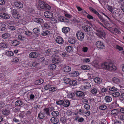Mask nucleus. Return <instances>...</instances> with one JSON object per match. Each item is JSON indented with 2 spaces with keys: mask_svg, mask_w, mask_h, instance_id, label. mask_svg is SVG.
<instances>
[{
  "mask_svg": "<svg viewBox=\"0 0 124 124\" xmlns=\"http://www.w3.org/2000/svg\"><path fill=\"white\" fill-rule=\"evenodd\" d=\"M101 68L106 70L110 71H114L116 69V67L111 62H105L101 64Z\"/></svg>",
  "mask_w": 124,
  "mask_h": 124,
  "instance_id": "f257e3e1",
  "label": "nucleus"
},
{
  "mask_svg": "<svg viewBox=\"0 0 124 124\" xmlns=\"http://www.w3.org/2000/svg\"><path fill=\"white\" fill-rule=\"evenodd\" d=\"M89 9L91 12L94 14H95L98 16L100 20L103 22L105 25L107 27L109 26V24L108 22L102 16L100 15L97 11L91 7H90Z\"/></svg>",
  "mask_w": 124,
  "mask_h": 124,
  "instance_id": "f03ea898",
  "label": "nucleus"
},
{
  "mask_svg": "<svg viewBox=\"0 0 124 124\" xmlns=\"http://www.w3.org/2000/svg\"><path fill=\"white\" fill-rule=\"evenodd\" d=\"M94 29L96 31L95 34L97 36L100 38L105 37L106 35L105 32L102 31L99 28L94 27Z\"/></svg>",
  "mask_w": 124,
  "mask_h": 124,
  "instance_id": "7ed1b4c3",
  "label": "nucleus"
},
{
  "mask_svg": "<svg viewBox=\"0 0 124 124\" xmlns=\"http://www.w3.org/2000/svg\"><path fill=\"white\" fill-rule=\"evenodd\" d=\"M76 35L78 40L81 41L83 40L85 37V34L83 32L81 31H79L77 32Z\"/></svg>",
  "mask_w": 124,
  "mask_h": 124,
  "instance_id": "20e7f679",
  "label": "nucleus"
},
{
  "mask_svg": "<svg viewBox=\"0 0 124 124\" xmlns=\"http://www.w3.org/2000/svg\"><path fill=\"white\" fill-rule=\"evenodd\" d=\"M52 62L55 64H57L61 62V59L60 57L57 55H55V57L52 60Z\"/></svg>",
  "mask_w": 124,
  "mask_h": 124,
  "instance_id": "39448f33",
  "label": "nucleus"
},
{
  "mask_svg": "<svg viewBox=\"0 0 124 124\" xmlns=\"http://www.w3.org/2000/svg\"><path fill=\"white\" fill-rule=\"evenodd\" d=\"M95 45L97 47L100 49H104L105 46L103 43L100 41H98L96 43Z\"/></svg>",
  "mask_w": 124,
  "mask_h": 124,
  "instance_id": "423d86ee",
  "label": "nucleus"
},
{
  "mask_svg": "<svg viewBox=\"0 0 124 124\" xmlns=\"http://www.w3.org/2000/svg\"><path fill=\"white\" fill-rule=\"evenodd\" d=\"M120 113L118 109H115L112 110L111 111V115L115 116L118 115Z\"/></svg>",
  "mask_w": 124,
  "mask_h": 124,
  "instance_id": "0eeeda50",
  "label": "nucleus"
},
{
  "mask_svg": "<svg viewBox=\"0 0 124 124\" xmlns=\"http://www.w3.org/2000/svg\"><path fill=\"white\" fill-rule=\"evenodd\" d=\"M39 55V53L37 52H31L29 54V57L31 58H37Z\"/></svg>",
  "mask_w": 124,
  "mask_h": 124,
  "instance_id": "6e6552de",
  "label": "nucleus"
},
{
  "mask_svg": "<svg viewBox=\"0 0 124 124\" xmlns=\"http://www.w3.org/2000/svg\"><path fill=\"white\" fill-rule=\"evenodd\" d=\"M91 87V85L88 82H87L84 85H82L80 87V88L82 90H85V89H88Z\"/></svg>",
  "mask_w": 124,
  "mask_h": 124,
  "instance_id": "1a4fd4ad",
  "label": "nucleus"
},
{
  "mask_svg": "<svg viewBox=\"0 0 124 124\" xmlns=\"http://www.w3.org/2000/svg\"><path fill=\"white\" fill-rule=\"evenodd\" d=\"M44 16L47 18H51L53 16V14L50 12L46 11L44 13Z\"/></svg>",
  "mask_w": 124,
  "mask_h": 124,
  "instance_id": "9d476101",
  "label": "nucleus"
},
{
  "mask_svg": "<svg viewBox=\"0 0 124 124\" xmlns=\"http://www.w3.org/2000/svg\"><path fill=\"white\" fill-rule=\"evenodd\" d=\"M75 94L79 98H82L85 95V94L83 92L79 91H76L75 93Z\"/></svg>",
  "mask_w": 124,
  "mask_h": 124,
  "instance_id": "9b49d317",
  "label": "nucleus"
},
{
  "mask_svg": "<svg viewBox=\"0 0 124 124\" xmlns=\"http://www.w3.org/2000/svg\"><path fill=\"white\" fill-rule=\"evenodd\" d=\"M55 41L57 43L59 44H62L64 42L63 39L60 36L56 38Z\"/></svg>",
  "mask_w": 124,
  "mask_h": 124,
  "instance_id": "f8f14e48",
  "label": "nucleus"
},
{
  "mask_svg": "<svg viewBox=\"0 0 124 124\" xmlns=\"http://www.w3.org/2000/svg\"><path fill=\"white\" fill-rule=\"evenodd\" d=\"M42 7H41L40 8L43 9H50L51 7L50 6L46 4V3L44 2L42 5Z\"/></svg>",
  "mask_w": 124,
  "mask_h": 124,
  "instance_id": "ddd939ff",
  "label": "nucleus"
},
{
  "mask_svg": "<svg viewBox=\"0 0 124 124\" xmlns=\"http://www.w3.org/2000/svg\"><path fill=\"white\" fill-rule=\"evenodd\" d=\"M51 122L54 124H57L59 122V120L57 118L53 117L51 118L50 120Z\"/></svg>",
  "mask_w": 124,
  "mask_h": 124,
  "instance_id": "4468645a",
  "label": "nucleus"
},
{
  "mask_svg": "<svg viewBox=\"0 0 124 124\" xmlns=\"http://www.w3.org/2000/svg\"><path fill=\"white\" fill-rule=\"evenodd\" d=\"M0 16L4 19H8L10 18L8 14L3 13H0Z\"/></svg>",
  "mask_w": 124,
  "mask_h": 124,
  "instance_id": "2eb2a0df",
  "label": "nucleus"
},
{
  "mask_svg": "<svg viewBox=\"0 0 124 124\" xmlns=\"http://www.w3.org/2000/svg\"><path fill=\"white\" fill-rule=\"evenodd\" d=\"M14 5L16 7L19 8H22L23 7V4L22 3L17 1H16L14 2Z\"/></svg>",
  "mask_w": 124,
  "mask_h": 124,
  "instance_id": "dca6fc26",
  "label": "nucleus"
},
{
  "mask_svg": "<svg viewBox=\"0 0 124 124\" xmlns=\"http://www.w3.org/2000/svg\"><path fill=\"white\" fill-rule=\"evenodd\" d=\"M63 106L65 107H69L70 105V102L69 100H65L63 101Z\"/></svg>",
  "mask_w": 124,
  "mask_h": 124,
  "instance_id": "f3484780",
  "label": "nucleus"
},
{
  "mask_svg": "<svg viewBox=\"0 0 124 124\" xmlns=\"http://www.w3.org/2000/svg\"><path fill=\"white\" fill-rule=\"evenodd\" d=\"M0 26H1V27H2L1 30V31H6V25L3 22L0 21Z\"/></svg>",
  "mask_w": 124,
  "mask_h": 124,
  "instance_id": "a211bd4d",
  "label": "nucleus"
},
{
  "mask_svg": "<svg viewBox=\"0 0 124 124\" xmlns=\"http://www.w3.org/2000/svg\"><path fill=\"white\" fill-rule=\"evenodd\" d=\"M68 42L71 44H75L76 41V39L74 38L70 37L68 39Z\"/></svg>",
  "mask_w": 124,
  "mask_h": 124,
  "instance_id": "6ab92c4d",
  "label": "nucleus"
},
{
  "mask_svg": "<svg viewBox=\"0 0 124 124\" xmlns=\"http://www.w3.org/2000/svg\"><path fill=\"white\" fill-rule=\"evenodd\" d=\"M99 92L98 89L97 88H93L91 89L90 92L93 94L96 95Z\"/></svg>",
  "mask_w": 124,
  "mask_h": 124,
  "instance_id": "aec40b11",
  "label": "nucleus"
},
{
  "mask_svg": "<svg viewBox=\"0 0 124 124\" xmlns=\"http://www.w3.org/2000/svg\"><path fill=\"white\" fill-rule=\"evenodd\" d=\"M83 28L84 31L85 32H88L91 31V28L90 26L88 25L84 26Z\"/></svg>",
  "mask_w": 124,
  "mask_h": 124,
  "instance_id": "412c9836",
  "label": "nucleus"
},
{
  "mask_svg": "<svg viewBox=\"0 0 124 124\" xmlns=\"http://www.w3.org/2000/svg\"><path fill=\"white\" fill-rule=\"evenodd\" d=\"M38 117L40 119H43L45 117V115L44 112L41 111L38 115Z\"/></svg>",
  "mask_w": 124,
  "mask_h": 124,
  "instance_id": "4be33fe9",
  "label": "nucleus"
},
{
  "mask_svg": "<svg viewBox=\"0 0 124 124\" xmlns=\"http://www.w3.org/2000/svg\"><path fill=\"white\" fill-rule=\"evenodd\" d=\"M20 43V42L17 40H14L11 42V44L13 46H15L19 45Z\"/></svg>",
  "mask_w": 124,
  "mask_h": 124,
  "instance_id": "5701e85b",
  "label": "nucleus"
},
{
  "mask_svg": "<svg viewBox=\"0 0 124 124\" xmlns=\"http://www.w3.org/2000/svg\"><path fill=\"white\" fill-rule=\"evenodd\" d=\"M34 21L40 24H42L43 23V20L42 19L39 18H36L34 20Z\"/></svg>",
  "mask_w": 124,
  "mask_h": 124,
  "instance_id": "b1692460",
  "label": "nucleus"
},
{
  "mask_svg": "<svg viewBox=\"0 0 124 124\" xmlns=\"http://www.w3.org/2000/svg\"><path fill=\"white\" fill-rule=\"evenodd\" d=\"M93 80L95 83L97 84H100L102 82L101 79L98 77L95 78Z\"/></svg>",
  "mask_w": 124,
  "mask_h": 124,
  "instance_id": "393cba45",
  "label": "nucleus"
},
{
  "mask_svg": "<svg viewBox=\"0 0 124 124\" xmlns=\"http://www.w3.org/2000/svg\"><path fill=\"white\" fill-rule=\"evenodd\" d=\"M71 67L69 66H66L64 67L63 68V70L65 72H68L71 70Z\"/></svg>",
  "mask_w": 124,
  "mask_h": 124,
  "instance_id": "a878e982",
  "label": "nucleus"
},
{
  "mask_svg": "<svg viewBox=\"0 0 124 124\" xmlns=\"http://www.w3.org/2000/svg\"><path fill=\"white\" fill-rule=\"evenodd\" d=\"M104 100L107 102H109L111 101L112 98L109 96H106L104 98Z\"/></svg>",
  "mask_w": 124,
  "mask_h": 124,
  "instance_id": "bb28decb",
  "label": "nucleus"
},
{
  "mask_svg": "<svg viewBox=\"0 0 124 124\" xmlns=\"http://www.w3.org/2000/svg\"><path fill=\"white\" fill-rule=\"evenodd\" d=\"M9 110L6 109H3L2 110V114L5 116H7L9 114Z\"/></svg>",
  "mask_w": 124,
  "mask_h": 124,
  "instance_id": "cd10ccee",
  "label": "nucleus"
},
{
  "mask_svg": "<svg viewBox=\"0 0 124 124\" xmlns=\"http://www.w3.org/2000/svg\"><path fill=\"white\" fill-rule=\"evenodd\" d=\"M112 81L115 84H119L120 82V80L118 78L114 77L113 78Z\"/></svg>",
  "mask_w": 124,
  "mask_h": 124,
  "instance_id": "c85d7f7f",
  "label": "nucleus"
},
{
  "mask_svg": "<svg viewBox=\"0 0 124 124\" xmlns=\"http://www.w3.org/2000/svg\"><path fill=\"white\" fill-rule=\"evenodd\" d=\"M52 115L54 117H56L59 116V113L57 111H53L51 113Z\"/></svg>",
  "mask_w": 124,
  "mask_h": 124,
  "instance_id": "c756f323",
  "label": "nucleus"
},
{
  "mask_svg": "<svg viewBox=\"0 0 124 124\" xmlns=\"http://www.w3.org/2000/svg\"><path fill=\"white\" fill-rule=\"evenodd\" d=\"M56 66L54 64H52L49 65V69L51 70H55L56 68Z\"/></svg>",
  "mask_w": 124,
  "mask_h": 124,
  "instance_id": "7c9ffc66",
  "label": "nucleus"
},
{
  "mask_svg": "<svg viewBox=\"0 0 124 124\" xmlns=\"http://www.w3.org/2000/svg\"><path fill=\"white\" fill-rule=\"evenodd\" d=\"M7 47L8 45L6 42H1L0 43V47L5 48H7Z\"/></svg>",
  "mask_w": 124,
  "mask_h": 124,
  "instance_id": "2f4dec72",
  "label": "nucleus"
},
{
  "mask_svg": "<svg viewBox=\"0 0 124 124\" xmlns=\"http://www.w3.org/2000/svg\"><path fill=\"white\" fill-rule=\"evenodd\" d=\"M70 30V29L69 27H64L62 28V31L63 32L65 33H67Z\"/></svg>",
  "mask_w": 124,
  "mask_h": 124,
  "instance_id": "473e14b6",
  "label": "nucleus"
},
{
  "mask_svg": "<svg viewBox=\"0 0 124 124\" xmlns=\"http://www.w3.org/2000/svg\"><path fill=\"white\" fill-rule=\"evenodd\" d=\"M44 81L43 79L40 78L36 81V83L37 85H40L43 83Z\"/></svg>",
  "mask_w": 124,
  "mask_h": 124,
  "instance_id": "72a5a7b5",
  "label": "nucleus"
},
{
  "mask_svg": "<svg viewBox=\"0 0 124 124\" xmlns=\"http://www.w3.org/2000/svg\"><path fill=\"white\" fill-rule=\"evenodd\" d=\"M15 104L16 106H20L22 104L23 102L21 101L18 100L15 102Z\"/></svg>",
  "mask_w": 124,
  "mask_h": 124,
  "instance_id": "f704fd0d",
  "label": "nucleus"
},
{
  "mask_svg": "<svg viewBox=\"0 0 124 124\" xmlns=\"http://www.w3.org/2000/svg\"><path fill=\"white\" fill-rule=\"evenodd\" d=\"M67 120V118L65 117H61L60 119V121L63 123H66Z\"/></svg>",
  "mask_w": 124,
  "mask_h": 124,
  "instance_id": "c9c22d12",
  "label": "nucleus"
},
{
  "mask_svg": "<svg viewBox=\"0 0 124 124\" xmlns=\"http://www.w3.org/2000/svg\"><path fill=\"white\" fill-rule=\"evenodd\" d=\"M6 54L8 56L11 57L14 55V53L12 51H8L6 52Z\"/></svg>",
  "mask_w": 124,
  "mask_h": 124,
  "instance_id": "e433bc0d",
  "label": "nucleus"
},
{
  "mask_svg": "<svg viewBox=\"0 0 124 124\" xmlns=\"http://www.w3.org/2000/svg\"><path fill=\"white\" fill-rule=\"evenodd\" d=\"M81 68L82 69L84 70H88L90 68V67L88 65H83Z\"/></svg>",
  "mask_w": 124,
  "mask_h": 124,
  "instance_id": "4c0bfd02",
  "label": "nucleus"
},
{
  "mask_svg": "<svg viewBox=\"0 0 124 124\" xmlns=\"http://www.w3.org/2000/svg\"><path fill=\"white\" fill-rule=\"evenodd\" d=\"M43 111L45 114L47 116H50L49 111L48 108L44 109Z\"/></svg>",
  "mask_w": 124,
  "mask_h": 124,
  "instance_id": "58836bf2",
  "label": "nucleus"
},
{
  "mask_svg": "<svg viewBox=\"0 0 124 124\" xmlns=\"http://www.w3.org/2000/svg\"><path fill=\"white\" fill-rule=\"evenodd\" d=\"M50 33V32L48 31H43L41 33V35L43 36H46L48 35Z\"/></svg>",
  "mask_w": 124,
  "mask_h": 124,
  "instance_id": "ea45409f",
  "label": "nucleus"
},
{
  "mask_svg": "<svg viewBox=\"0 0 124 124\" xmlns=\"http://www.w3.org/2000/svg\"><path fill=\"white\" fill-rule=\"evenodd\" d=\"M124 114H120L118 116V118L122 121L124 120Z\"/></svg>",
  "mask_w": 124,
  "mask_h": 124,
  "instance_id": "a19ab883",
  "label": "nucleus"
},
{
  "mask_svg": "<svg viewBox=\"0 0 124 124\" xmlns=\"http://www.w3.org/2000/svg\"><path fill=\"white\" fill-rule=\"evenodd\" d=\"M73 47L71 46H68L66 47L65 49L67 52H70L73 51Z\"/></svg>",
  "mask_w": 124,
  "mask_h": 124,
  "instance_id": "79ce46f5",
  "label": "nucleus"
},
{
  "mask_svg": "<svg viewBox=\"0 0 124 124\" xmlns=\"http://www.w3.org/2000/svg\"><path fill=\"white\" fill-rule=\"evenodd\" d=\"M33 31L35 34L39 33L40 31V29L38 28H34L33 30Z\"/></svg>",
  "mask_w": 124,
  "mask_h": 124,
  "instance_id": "37998d69",
  "label": "nucleus"
},
{
  "mask_svg": "<svg viewBox=\"0 0 124 124\" xmlns=\"http://www.w3.org/2000/svg\"><path fill=\"white\" fill-rule=\"evenodd\" d=\"M13 16L14 18L18 19L20 18L21 17L20 15L18 13L15 14L13 15Z\"/></svg>",
  "mask_w": 124,
  "mask_h": 124,
  "instance_id": "c03bdc74",
  "label": "nucleus"
},
{
  "mask_svg": "<svg viewBox=\"0 0 124 124\" xmlns=\"http://www.w3.org/2000/svg\"><path fill=\"white\" fill-rule=\"evenodd\" d=\"M71 80L68 78H65L64 79V82L66 84H70Z\"/></svg>",
  "mask_w": 124,
  "mask_h": 124,
  "instance_id": "a18cd8bd",
  "label": "nucleus"
},
{
  "mask_svg": "<svg viewBox=\"0 0 124 124\" xmlns=\"http://www.w3.org/2000/svg\"><path fill=\"white\" fill-rule=\"evenodd\" d=\"M107 106L105 105L102 104H101L99 107V108L102 110H104L107 108Z\"/></svg>",
  "mask_w": 124,
  "mask_h": 124,
  "instance_id": "49530a36",
  "label": "nucleus"
},
{
  "mask_svg": "<svg viewBox=\"0 0 124 124\" xmlns=\"http://www.w3.org/2000/svg\"><path fill=\"white\" fill-rule=\"evenodd\" d=\"M74 95L75 93H69L67 95L68 97L70 98H73Z\"/></svg>",
  "mask_w": 124,
  "mask_h": 124,
  "instance_id": "de8ad7c7",
  "label": "nucleus"
},
{
  "mask_svg": "<svg viewBox=\"0 0 124 124\" xmlns=\"http://www.w3.org/2000/svg\"><path fill=\"white\" fill-rule=\"evenodd\" d=\"M112 95L115 97H117L120 95V93L118 92L113 93L112 94Z\"/></svg>",
  "mask_w": 124,
  "mask_h": 124,
  "instance_id": "09e8293b",
  "label": "nucleus"
},
{
  "mask_svg": "<svg viewBox=\"0 0 124 124\" xmlns=\"http://www.w3.org/2000/svg\"><path fill=\"white\" fill-rule=\"evenodd\" d=\"M9 34L8 33L3 34L2 35V37L3 39H6L9 37Z\"/></svg>",
  "mask_w": 124,
  "mask_h": 124,
  "instance_id": "8fccbe9b",
  "label": "nucleus"
},
{
  "mask_svg": "<svg viewBox=\"0 0 124 124\" xmlns=\"http://www.w3.org/2000/svg\"><path fill=\"white\" fill-rule=\"evenodd\" d=\"M61 21L64 22L69 23V20L65 17L61 18Z\"/></svg>",
  "mask_w": 124,
  "mask_h": 124,
  "instance_id": "3c124183",
  "label": "nucleus"
},
{
  "mask_svg": "<svg viewBox=\"0 0 124 124\" xmlns=\"http://www.w3.org/2000/svg\"><path fill=\"white\" fill-rule=\"evenodd\" d=\"M109 90L110 91H116L118 90L117 89L114 87H111L109 88Z\"/></svg>",
  "mask_w": 124,
  "mask_h": 124,
  "instance_id": "603ef678",
  "label": "nucleus"
},
{
  "mask_svg": "<svg viewBox=\"0 0 124 124\" xmlns=\"http://www.w3.org/2000/svg\"><path fill=\"white\" fill-rule=\"evenodd\" d=\"M77 82L76 80L71 81V80L70 84L73 86H75L77 85Z\"/></svg>",
  "mask_w": 124,
  "mask_h": 124,
  "instance_id": "864d4df0",
  "label": "nucleus"
},
{
  "mask_svg": "<svg viewBox=\"0 0 124 124\" xmlns=\"http://www.w3.org/2000/svg\"><path fill=\"white\" fill-rule=\"evenodd\" d=\"M18 38L19 40L22 41L24 40L25 39V38L24 36L21 35H19L18 36Z\"/></svg>",
  "mask_w": 124,
  "mask_h": 124,
  "instance_id": "5fc2aeb1",
  "label": "nucleus"
},
{
  "mask_svg": "<svg viewBox=\"0 0 124 124\" xmlns=\"http://www.w3.org/2000/svg\"><path fill=\"white\" fill-rule=\"evenodd\" d=\"M88 50V48L86 47L83 46L82 48V51L84 53L87 52Z\"/></svg>",
  "mask_w": 124,
  "mask_h": 124,
  "instance_id": "6e6d98bb",
  "label": "nucleus"
},
{
  "mask_svg": "<svg viewBox=\"0 0 124 124\" xmlns=\"http://www.w3.org/2000/svg\"><path fill=\"white\" fill-rule=\"evenodd\" d=\"M57 87H52L49 88V90L50 91L54 92L57 90Z\"/></svg>",
  "mask_w": 124,
  "mask_h": 124,
  "instance_id": "4d7b16f0",
  "label": "nucleus"
},
{
  "mask_svg": "<svg viewBox=\"0 0 124 124\" xmlns=\"http://www.w3.org/2000/svg\"><path fill=\"white\" fill-rule=\"evenodd\" d=\"M51 23L52 24H54L56 23L57 22L56 19L54 18H52L51 20Z\"/></svg>",
  "mask_w": 124,
  "mask_h": 124,
  "instance_id": "13d9d810",
  "label": "nucleus"
},
{
  "mask_svg": "<svg viewBox=\"0 0 124 124\" xmlns=\"http://www.w3.org/2000/svg\"><path fill=\"white\" fill-rule=\"evenodd\" d=\"M44 2L41 0H39L38 1V5L40 7H42V5L43 4Z\"/></svg>",
  "mask_w": 124,
  "mask_h": 124,
  "instance_id": "bf43d9fd",
  "label": "nucleus"
},
{
  "mask_svg": "<svg viewBox=\"0 0 124 124\" xmlns=\"http://www.w3.org/2000/svg\"><path fill=\"white\" fill-rule=\"evenodd\" d=\"M63 100H60L56 101V103L58 105H62L63 104Z\"/></svg>",
  "mask_w": 124,
  "mask_h": 124,
  "instance_id": "052dcab7",
  "label": "nucleus"
},
{
  "mask_svg": "<svg viewBox=\"0 0 124 124\" xmlns=\"http://www.w3.org/2000/svg\"><path fill=\"white\" fill-rule=\"evenodd\" d=\"M25 34L27 35L30 36L32 35L31 32L29 31H24Z\"/></svg>",
  "mask_w": 124,
  "mask_h": 124,
  "instance_id": "680f3d73",
  "label": "nucleus"
},
{
  "mask_svg": "<svg viewBox=\"0 0 124 124\" xmlns=\"http://www.w3.org/2000/svg\"><path fill=\"white\" fill-rule=\"evenodd\" d=\"M67 115L68 116H71V115L72 113V112L70 110H68L66 112Z\"/></svg>",
  "mask_w": 124,
  "mask_h": 124,
  "instance_id": "e2e57ef3",
  "label": "nucleus"
},
{
  "mask_svg": "<svg viewBox=\"0 0 124 124\" xmlns=\"http://www.w3.org/2000/svg\"><path fill=\"white\" fill-rule=\"evenodd\" d=\"M85 116H89L90 114V112L89 110H86L85 112Z\"/></svg>",
  "mask_w": 124,
  "mask_h": 124,
  "instance_id": "0e129e2a",
  "label": "nucleus"
},
{
  "mask_svg": "<svg viewBox=\"0 0 124 124\" xmlns=\"http://www.w3.org/2000/svg\"><path fill=\"white\" fill-rule=\"evenodd\" d=\"M11 12L13 15L15 14L18 13L17 10L15 9L12 10L11 11Z\"/></svg>",
  "mask_w": 124,
  "mask_h": 124,
  "instance_id": "69168bd1",
  "label": "nucleus"
},
{
  "mask_svg": "<svg viewBox=\"0 0 124 124\" xmlns=\"http://www.w3.org/2000/svg\"><path fill=\"white\" fill-rule=\"evenodd\" d=\"M84 107L85 109L88 110L90 108V106L88 104H86L84 106Z\"/></svg>",
  "mask_w": 124,
  "mask_h": 124,
  "instance_id": "338daca9",
  "label": "nucleus"
},
{
  "mask_svg": "<svg viewBox=\"0 0 124 124\" xmlns=\"http://www.w3.org/2000/svg\"><path fill=\"white\" fill-rule=\"evenodd\" d=\"M44 26L46 29H48L50 28V26L48 24V23H46L44 24Z\"/></svg>",
  "mask_w": 124,
  "mask_h": 124,
  "instance_id": "774afa93",
  "label": "nucleus"
}]
</instances>
